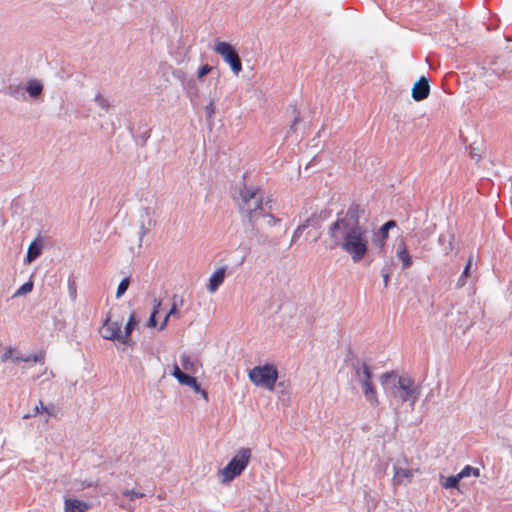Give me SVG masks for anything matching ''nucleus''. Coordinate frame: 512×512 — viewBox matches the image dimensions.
Here are the masks:
<instances>
[{
  "mask_svg": "<svg viewBox=\"0 0 512 512\" xmlns=\"http://www.w3.org/2000/svg\"><path fill=\"white\" fill-rule=\"evenodd\" d=\"M364 208L353 202L346 212H339L327 230L331 240L328 248L342 249L354 263L361 262L369 250V230L360 222V216L364 214Z\"/></svg>",
  "mask_w": 512,
  "mask_h": 512,
  "instance_id": "nucleus-1",
  "label": "nucleus"
},
{
  "mask_svg": "<svg viewBox=\"0 0 512 512\" xmlns=\"http://www.w3.org/2000/svg\"><path fill=\"white\" fill-rule=\"evenodd\" d=\"M380 382L386 393L400 399L402 403L410 402L413 406L420 397V386L415 385L414 380L408 375L399 376L394 371L385 372Z\"/></svg>",
  "mask_w": 512,
  "mask_h": 512,
  "instance_id": "nucleus-2",
  "label": "nucleus"
},
{
  "mask_svg": "<svg viewBox=\"0 0 512 512\" xmlns=\"http://www.w3.org/2000/svg\"><path fill=\"white\" fill-rule=\"evenodd\" d=\"M239 204L240 211L245 213V216L251 226L259 217L263 216V195L259 188H249L244 185L243 189L240 190Z\"/></svg>",
  "mask_w": 512,
  "mask_h": 512,
  "instance_id": "nucleus-3",
  "label": "nucleus"
},
{
  "mask_svg": "<svg viewBox=\"0 0 512 512\" xmlns=\"http://www.w3.org/2000/svg\"><path fill=\"white\" fill-rule=\"evenodd\" d=\"M251 449L246 447H241L233 458L228 462V464L220 470V474L222 476V483H230L236 477L242 474V472L246 469L251 459Z\"/></svg>",
  "mask_w": 512,
  "mask_h": 512,
  "instance_id": "nucleus-4",
  "label": "nucleus"
},
{
  "mask_svg": "<svg viewBox=\"0 0 512 512\" xmlns=\"http://www.w3.org/2000/svg\"><path fill=\"white\" fill-rule=\"evenodd\" d=\"M248 377L255 386L272 391L278 379V370L273 364L266 363L253 367Z\"/></svg>",
  "mask_w": 512,
  "mask_h": 512,
  "instance_id": "nucleus-5",
  "label": "nucleus"
},
{
  "mask_svg": "<svg viewBox=\"0 0 512 512\" xmlns=\"http://www.w3.org/2000/svg\"><path fill=\"white\" fill-rule=\"evenodd\" d=\"M214 50L230 66L231 71L238 76L242 71V62L235 48L230 43L221 41L216 44Z\"/></svg>",
  "mask_w": 512,
  "mask_h": 512,
  "instance_id": "nucleus-6",
  "label": "nucleus"
},
{
  "mask_svg": "<svg viewBox=\"0 0 512 512\" xmlns=\"http://www.w3.org/2000/svg\"><path fill=\"white\" fill-rule=\"evenodd\" d=\"M99 333L106 340H118L121 342V324L118 322H111L109 316L106 317L103 325L100 327Z\"/></svg>",
  "mask_w": 512,
  "mask_h": 512,
  "instance_id": "nucleus-7",
  "label": "nucleus"
},
{
  "mask_svg": "<svg viewBox=\"0 0 512 512\" xmlns=\"http://www.w3.org/2000/svg\"><path fill=\"white\" fill-rule=\"evenodd\" d=\"M352 368L354 371V376L357 382L364 383L368 381H372L373 373L370 366L360 359H355L352 362Z\"/></svg>",
  "mask_w": 512,
  "mask_h": 512,
  "instance_id": "nucleus-8",
  "label": "nucleus"
},
{
  "mask_svg": "<svg viewBox=\"0 0 512 512\" xmlns=\"http://www.w3.org/2000/svg\"><path fill=\"white\" fill-rule=\"evenodd\" d=\"M132 135L136 144L145 146L146 142L150 138L151 128L145 120L140 121L134 128H132Z\"/></svg>",
  "mask_w": 512,
  "mask_h": 512,
  "instance_id": "nucleus-9",
  "label": "nucleus"
},
{
  "mask_svg": "<svg viewBox=\"0 0 512 512\" xmlns=\"http://www.w3.org/2000/svg\"><path fill=\"white\" fill-rule=\"evenodd\" d=\"M172 375L178 380L180 384L189 386L194 390V392H198V390H200V384L198 383L197 379L184 373L177 364H175L173 367Z\"/></svg>",
  "mask_w": 512,
  "mask_h": 512,
  "instance_id": "nucleus-10",
  "label": "nucleus"
},
{
  "mask_svg": "<svg viewBox=\"0 0 512 512\" xmlns=\"http://www.w3.org/2000/svg\"><path fill=\"white\" fill-rule=\"evenodd\" d=\"M430 94V85L426 77L422 76L417 82L414 83L412 88V98L415 101H422Z\"/></svg>",
  "mask_w": 512,
  "mask_h": 512,
  "instance_id": "nucleus-11",
  "label": "nucleus"
},
{
  "mask_svg": "<svg viewBox=\"0 0 512 512\" xmlns=\"http://www.w3.org/2000/svg\"><path fill=\"white\" fill-rule=\"evenodd\" d=\"M493 72L495 74H503L507 72H512V55L511 53H506L498 56L493 62Z\"/></svg>",
  "mask_w": 512,
  "mask_h": 512,
  "instance_id": "nucleus-12",
  "label": "nucleus"
},
{
  "mask_svg": "<svg viewBox=\"0 0 512 512\" xmlns=\"http://www.w3.org/2000/svg\"><path fill=\"white\" fill-rule=\"evenodd\" d=\"M397 226V222L395 220H389L385 222L375 233V245L379 249H383L386 241L389 237V230L395 228Z\"/></svg>",
  "mask_w": 512,
  "mask_h": 512,
  "instance_id": "nucleus-13",
  "label": "nucleus"
},
{
  "mask_svg": "<svg viewBox=\"0 0 512 512\" xmlns=\"http://www.w3.org/2000/svg\"><path fill=\"white\" fill-rule=\"evenodd\" d=\"M90 504L77 498H66L64 500V512H86Z\"/></svg>",
  "mask_w": 512,
  "mask_h": 512,
  "instance_id": "nucleus-14",
  "label": "nucleus"
},
{
  "mask_svg": "<svg viewBox=\"0 0 512 512\" xmlns=\"http://www.w3.org/2000/svg\"><path fill=\"white\" fill-rule=\"evenodd\" d=\"M226 275V267H220L218 268L210 277L209 284H208V291L211 293H214L218 290V288L222 285L224 282Z\"/></svg>",
  "mask_w": 512,
  "mask_h": 512,
  "instance_id": "nucleus-15",
  "label": "nucleus"
},
{
  "mask_svg": "<svg viewBox=\"0 0 512 512\" xmlns=\"http://www.w3.org/2000/svg\"><path fill=\"white\" fill-rule=\"evenodd\" d=\"M396 257L401 262L403 270L410 268L413 264L412 257L409 254L404 241H401L397 245Z\"/></svg>",
  "mask_w": 512,
  "mask_h": 512,
  "instance_id": "nucleus-16",
  "label": "nucleus"
},
{
  "mask_svg": "<svg viewBox=\"0 0 512 512\" xmlns=\"http://www.w3.org/2000/svg\"><path fill=\"white\" fill-rule=\"evenodd\" d=\"M393 482L397 485L407 484L411 481L413 472L409 468L394 466Z\"/></svg>",
  "mask_w": 512,
  "mask_h": 512,
  "instance_id": "nucleus-17",
  "label": "nucleus"
},
{
  "mask_svg": "<svg viewBox=\"0 0 512 512\" xmlns=\"http://www.w3.org/2000/svg\"><path fill=\"white\" fill-rule=\"evenodd\" d=\"M182 89L185 95L189 98L190 102L193 104L199 96V88L197 83L193 77H190L183 85Z\"/></svg>",
  "mask_w": 512,
  "mask_h": 512,
  "instance_id": "nucleus-18",
  "label": "nucleus"
},
{
  "mask_svg": "<svg viewBox=\"0 0 512 512\" xmlns=\"http://www.w3.org/2000/svg\"><path fill=\"white\" fill-rule=\"evenodd\" d=\"M137 323H138V320L136 319L135 314L132 313L128 319L127 324L125 325L124 333L122 334V337H121L122 344L128 345V346H132L134 344V342H132L130 339V335H131L132 331L134 330L135 326L137 325Z\"/></svg>",
  "mask_w": 512,
  "mask_h": 512,
  "instance_id": "nucleus-19",
  "label": "nucleus"
},
{
  "mask_svg": "<svg viewBox=\"0 0 512 512\" xmlns=\"http://www.w3.org/2000/svg\"><path fill=\"white\" fill-rule=\"evenodd\" d=\"M42 241L39 238L33 240L27 250L26 262L31 263L36 260L42 253Z\"/></svg>",
  "mask_w": 512,
  "mask_h": 512,
  "instance_id": "nucleus-20",
  "label": "nucleus"
},
{
  "mask_svg": "<svg viewBox=\"0 0 512 512\" xmlns=\"http://www.w3.org/2000/svg\"><path fill=\"white\" fill-rule=\"evenodd\" d=\"M25 90L30 95V97L37 98L38 96H40L42 94L43 85L38 80H30L27 83V86H26Z\"/></svg>",
  "mask_w": 512,
  "mask_h": 512,
  "instance_id": "nucleus-21",
  "label": "nucleus"
},
{
  "mask_svg": "<svg viewBox=\"0 0 512 512\" xmlns=\"http://www.w3.org/2000/svg\"><path fill=\"white\" fill-rule=\"evenodd\" d=\"M453 240H454V235L451 233L440 234V236L438 238V242L440 245L444 246V251L446 254L453 251V249H454Z\"/></svg>",
  "mask_w": 512,
  "mask_h": 512,
  "instance_id": "nucleus-22",
  "label": "nucleus"
},
{
  "mask_svg": "<svg viewBox=\"0 0 512 512\" xmlns=\"http://www.w3.org/2000/svg\"><path fill=\"white\" fill-rule=\"evenodd\" d=\"M441 479H442L441 485L445 489H454V488H458V484L462 478L460 477V474L458 473L457 475H452L447 478H444L443 476H441Z\"/></svg>",
  "mask_w": 512,
  "mask_h": 512,
  "instance_id": "nucleus-23",
  "label": "nucleus"
},
{
  "mask_svg": "<svg viewBox=\"0 0 512 512\" xmlns=\"http://www.w3.org/2000/svg\"><path fill=\"white\" fill-rule=\"evenodd\" d=\"M257 241L260 245H266L269 247H276L279 244L278 238H269L267 235L260 233L258 230L255 231Z\"/></svg>",
  "mask_w": 512,
  "mask_h": 512,
  "instance_id": "nucleus-24",
  "label": "nucleus"
},
{
  "mask_svg": "<svg viewBox=\"0 0 512 512\" xmlns=\"http://www.w3.org/2000/svg\"><path fill=\"white\" fill-rule=\"evenodd\" d=\"M19 361H23V362H39V363H43L44 362V355L42 353H39V354H30V355H27V356H15L13 358V362H19Z\"/></svg>",
  "mask_w": 512,
  "mask_h": 512,
  "instance_id": "nucleus-25",
  "label": "nucleus"
},
{
  "mask_svg": "<svg viewBox=\"0 0 512 512\" xmlns=\"http://www.w3.org/2000/svg\"><path fill=\"white\" fill-rule=\"evenodd\" d=\"M363 394H364V397H365L366 401L370 405L377 406L379 404V400H378L377 393H376L374 385H372L368 389H365Z\"/></svg>",
  "mask_w": 512,
  "mask_h": 512,
  "instance_id": "nucleus-26",
  "label": "nucleus"
},
{
  "mask_svg": "<svg viewBox=\"0 0 512 512\" xmlns=\"http://www.w3.org/2000/svg\"><path fill=\"white\" fill-rule=\"evenodd\" d=\"M471 265H472V261H471V258H469L467 263H466V265H465V267H464V270H463L462 274L460 275V277H459V279H458V281L456 283V288L457 289H460L463 286H465L466 278L469 276Z\"/></svg>",
  "mask_w": 512,
  "mask_h": 512,
  "instance_id": "nucleus-27",
  "label": "nucleus"
},
{
  "mask_svg": "<svg viewBox=\"0 0 512 512\" xmlns=\"http://www.w3.org/2000/svg\"><path fill=\"white\" fill-rule=\"evenodd\" d=\"M96 104L105 112H109L111 104L108 98L104 97L101 93H97L94 97Z\"/></svg>",
  "mask_w": 512,
  "mask_h": 512,
  "instance_id": "nucleus-28",
  "label": "nucleus"
},
{
  "mask_svg": "<svg viewBox=\"0 0 512 512\" xmlns=\"http://www.w3.org/2000/svg\"><path fill=\"white\" fill-rule=\"evenodd\" d=\"M34 284L32 280L25 282L21 285L14 294V297L23 296L30 293L33 290Z\"/></svg>",
  "mask_w": 512,
  "mask_h": 512,
  "instance_id": "nucleus-29",
  "label": "nucleus"
},
{
  "mask_svg": "<svg viewBox=\"0 0 512 512\" xmlns=\"http://www.w3.org/2000/svg\"><path fill=\"white\" fill-rule=\"evenodd\" d=\"M39 413H47L48 415H51L49 409L43 405L42 401H39V405H36L33 409L32 413L26 414L23 416L24 419H28L31 417H34L38 415Z\"/></svg>",
  "mask_w": 512,
  "mask_h": 512,
  "instance_id": "nucleus-30",
  "label": "nucleus"
},
{
  "mask_svg": "<svg viewBox=\"0 0 512 512\" xmlns=\"http://www.w3.org/2000/svg\"><path fill=\"white\" fill-rule=\"evenodd\" d=\"M460 477L463 479V478H466V477H469L471 475L475 476V477H478L480 475V470L478 468H475V467H472L470 465H466L460 472Z\"/></svg>",
  "mask_w": 512,
  "mask_h": 512,
  "instance_id": "nucleus-31",
  "label": "nucleus"
},
{
  "mask_svg": "<svg viewBox=\"0 0 512 512\" xmlns=\"http://www.w3.org/2000/svg\"><path fill=\"white\" fill-rule=\"evenodd\" d=\"M129 285H130V278L129 277L123 278L117 287L116 298L122 297L125 294V292L127 291Z\"/></svg>",
  "mask_w": 512,
  "mask_h": 512,
  "instance_id": "nucleus-32",
  "label": "nucleus"
},
{
  "mask_svg": "<svg viewBox=\"0 0 512 512\" xmlns=\"http://www.w3.org/2000/svg\"><path fill=\"white\" fill-rule=\"evenodd\" d=\"M161 305V302L158 301V300H154V307H153V311L149 317V320H148V326L149 327H156L157 325V318H156V315L158 313V309Z\"/></svg>",
  "mask_w": 512,
  "mask_h": 512,
  "instance_id": "nucleus-33",
  "label": "nucleus"
},
{
  "mask_svg": "<svg viewBox=\"0 0 512 512\" xmlns=\"http://www.w3.org/2000/svg\"><path fill=\"white\" fill-rule=\"evenodd\" d=\"M172 76L180 82L181 86L191 77L183 69H174Z\"/></svg>",
  "mask_w": 512,
  "mask_h": 512,
  "instance_id": "nucleus-34",
  "label": "nucleus"
},
{
  "mask_svg": "<svg viewBox=\"0 0 512 512\" xmlns=\"http://www.w3.org/2000/svg\"><path fill=\"white\" fill-rule=\"evenodd\" d=\"M143 214H145L146 217H149L151 214L150 208H142L140 210V240L146 234L145 223L143 221Z\"/></svg>",
  "mask_w": 512,
  "mask_h": 512,
  "instance_id": "nucleus-35",
  "label": "nucleus"
},
{
  "mask_svg": "<svg viewBox=\"0 0 512 512\" xmlns=\"http://www.w3.org/2000/svg\"><path fill=\"white\" fill-rule=\"evenodd\" d=\"M75 489L77 491L84 490L90 487H97L98 483L89 480H79L75 482Z\"/></svg>",
  "mask_w": 512,
  "mask_h": 512,
  "instance_id": "nucleus-36",
  "label": "nucleus"
},
{
  "mask_svg": "<svg viewBox=\"0 0 512 512\" xmlns=\"http://www.w3.org/2000/svg\"><path fill=\"white\" fill-rule=\"evenodd\" d=\"M181 364L185 370L192 371L194 368V362L191 357L186 353H183L180 357Z\"/></svg>",
  "mask_w": 512,
  "mask_h": 512,
  "instance_id": "nucleus-37",
  "label": "nucleus"
},
{
  "mask_svg": "<svg viewBox=\"0 0 512 512\" xmlns=\"http://www.w3.org/2000/svg\"><path fill=\"white\" fill-rule=\"evenodd\" d=\"M290 107L292 108V113L294 115V118H293L291 126H290V130H289V132H292L295 130L296 125L301 122V117H300V112L298 111L296 105H290Z\"/></svg>",
  "mask_w": 512,
  "mask_h": 512,
  "instance_id": "nucleus-38",
  "label": "nucleus"
},
{
  "mask_svg": "<svg viewBox=\"0 0 512 512\" xmlns=\"http://www.w3.org/2000/svg\"><path fill=\"white\" fill-rule=\"evenodd\" d=\"M122 495L124 497H127L129 498L130 500H136V499H139V498H142L144 496V494L140 491H136L134 489H127V490H124L122 492Z\"/></svg>",
  "mask_w": 512,
  "mask_h": 512,
  "instance_id": "nucleus-39",
  "label": "nucleus"
},
{
  "mask_svg": "<svg viewBox=\"0 0 512 512\" xmlns=\"http://www.w3.org/2000/svg\"><path fill=\"white\" fill-rule=\"evenodd\" d=\"M306 228H307V225H301V224L296 228V230L294 231V233L292 235L290 245H292L298 241V239L301 237V235L303 234V232Z\"/></svg>",
  "mask_w": 512,
  "mask_h": 512,
  "instance_id": "nucleus-40",
  "label": "nucleus"
},
{
  "mask_svg": "<svg viewBox=\"0 0 512 512\" xmlns=\"http://www.w3.org/2000/svg\"><path fill=\"white\" fill-rule=\"evenodd\" d=\"M205 114H206V118L208 121L213 120L214 115H215V105H214L213 101H210L205 106Z\"/></svg>",
  "mask_w": 512,
  "mask_h": 512,
  "instance_id": "nucleus-41",
  "label": "nucleus"
},
{
  "mask_svg": "<svg viewBox=\"0 0 512 512\" xmlns=\"http://www.w3.org/2000/svg\"><path fill=\"white\" fill-rule=\"evenodd\" d=\"M211 71H212V66H210L208 64H204L199 67V69L197 71V78L199 80H201L204 76L209 74Z\"/></svg>",
  "mask_w": 512,
  "mask_h": 512,
  "instance_id": "nucleus-42",
  "label": "nucleus"
},
{
  "mask_svg": "<svg viewBox=\"0 0 512 512\" xmlns=\"http://www.w3.org/2000/svg\"><path fill=\"white\" fill-rule=\"evenodd\" d=\"M68 292H69L70 298L73 301H75L76 297H77V288H76L75 281H73L71 279L68 280Z\"/></svg>",
  "mask_w": 512,
  "mask_h": 512,
  "instance_id": "nucleus-43",
  "label": "nucleus"
},
{
  "mask_svg": "<svg viewBox=\"0 0 512 512\" xmlns=\"http://www.w3.org/2000/svg\"><path fill=\"white\" fill-rule=\"evenodd\" d=\"M263 217H267V224L271 227L276 226V225L280 224V222H281V219L276 217L273 214H264L263 213Z\"/></svg>",
  "mask_w": 512,
  "mask_h": 512,
  "instance_id": "nucleus-44",
  "label": "nucleus"
},
{
  "mask_svg": "<svg viewBox=\"0 0 512 512\" xmlns=\"http://www.w3.org/2000/svg\"><path fill=\"white\" fill-rule=\"evenodd\" d=\"M301 225H307V228L309 226H312V227H315V228H319L320 227V224L316 220V217L314 215H312L311 217L307 218Z\"/></svg>",
  "mask_w": 512,
  "mask_h": 512,
  "instance_id": "nucleus-45",
  "label": "nucleus"
},
{
  "mask_svg": "<svg viewBox=\"0 0 512 512\" xmlns=\"http://www.w3.org/2000/svg\"><path fill=\"white\" fill-rule=\"evenodd\" d=\"M10 90H11L10 94H11L14 98H16V99H19V98H21V97H24V96H25L24 89H23V88H21V87H17V88H11V87H10Z\"/></svg>",
  "mask_w": 512,
  "mask_h": 512,
  "instance_id": "nucleus-46",
  "label": "nucleus"
},
{
  "mask_svg": "<svg viewBox=\"0 0 512 512\" xmlns=\"http://www.w3.org/2000/svg\"><path fill=\"white\" fill-rule=\"evenodd\" d=\"M14 357H12V349L11 348H8L1 356V360L3 362L7 361L8 359H12L13 360Z\"/></svg>",
  "mask_w": 512,
  "mask_h": 512,
  "instance_id": "nucleus-47",
  "label": "nucleus"
},
{
  "mask_svg": "<svg viewBox=\"0 0 512 512\" xmlns=\"http://www.w3.org/2000/svg\"><path fill=\"white\" fill-rule=\"evenodd\" d=\"M177 314H178L177 303L174 301L172 304V307L170 308V310L167 313V316L171 317V316H175Z\"/></svg>",
  "mask_w": 512,
  "mask_h": 512,
  "instance_id": "nucleus-48",
  "label": "nucleus"
},
{
  "mask_svg": "<svg viewBox=\"0 0 512 512\" xmlns=\"http://www.w3.org/2000/svg\"><path fill=\"white\" fill-rule=\"evenodd\" d=\"M391 270H392V263L386 262L385 265L381 269V274H385V273L391 274Z\"/></svg>",
  "mask_w": 512,
  "mask_h": 512,
  "instance_id": "nucleus-49",
  "label": "nucleus"
},
{
  "mask_svg": "<svg viewBox=\"0 0 512 512\" xmlns=\"http://www.w3.org/2000/svg\"><path fill=\"white\" fill-rule=\"evenodd\" d=\"M381 276L383 278L384 286L388 287L389 280H390V274L385 273V274H381Z\"/></svg>",
  "mask_w": 512,
  "mask_h": 512,
  "instance_id": "nucleus-50",
  "label": "nucleus"
},
{
  "mask_svg": "<svg viewBox=\"0 0 512 512\" xmlns=\"http://www.w3.org/2000/svg\"><path fill=\"white\" fill-rule=\"evenodd\" d=\"M373 385L372 381H368V382H364V383H361V386H362V390L363 392L365 391V389H368L369 387H371Z\"/></svg>",
  "mask_w": 512,
  "mask_h": 512,
  "instance_id": "nucleus-51",
  "label": "nucleus"
},
{
  "mask_svg": "<svg viewBox=\"0 0 512 512\" xmlns=\"http://www.w3.org/2000/svg\"><path fill=\"white\" fill-rule=\"evenodd\" d=\"M197 393L201 394V396H202L205 400H208V393H207V391H206V390H204V389H202V388L200 387V390H198V392H197Z\"/></svg>",
  "mask_w": 512,
  "mask_h": 512,
  "instance_id": "nucleus-52",
  "label": "nucleus"
},
{
  "mask_svg": "<svg viewBox=\"0 0 512 512\" xmlns=\"http://www.w3.org/2000/svg\"><path fill=\"white\" fill-rule=\"evenodd\" d=\"M168 319H169V317L166 315L160 325V328H159L160 330H163L167 326Z\"/></svg>",
  "mask_w": 512,
  "mask_h": 512,
  "instance_id": "nucleus-53",
  "label": "nucleus"
},
{
  "mask_svg": "<svg viewBox=\"0 0 512 512\" xmlns=\"http://www.w3.org/2000/svg\"><path fill=\"white\" fill-rule=\"evenodd\" d=\"M470 154L472 157H480V155L476 153V151H474L473 149H471Z\"/></svg>",
  "mask_w": 512,
  "mask_h": 512,
  "instance_id": "nucleus-54",
  "label": "nucleus"
},
{
  "mask_svg": "<svg viewBox=\"0 0 512 512\" xmlns=\"http://www.w3.org/2000/svg\"><path fill=\"white\" fill-rule=\"evenodd\" d=\"M123 508H125L126 510H132V508L130 506H125V505H121Z\"/></svg>",
  "mask_w": 512,
  "mask_h": 512,
  "instance_id": "nucleus-55",
  "label": "nucleus"
},
{
  "mask_svg": "<svg viewBox=\"0 0 512 512\" xmlns=\"http://www.w3.org/2000/svg\"><path fill=\"white\" fill-rule=\"evenodd\" d=\"M152 219L149 218L148 225H151Z\"/></svg>",
  "mask_w": 512,
  "mask_h": 512,
  "instance_id": "nucleus-56",
  "label": "nucleus"
}]
</instances>
